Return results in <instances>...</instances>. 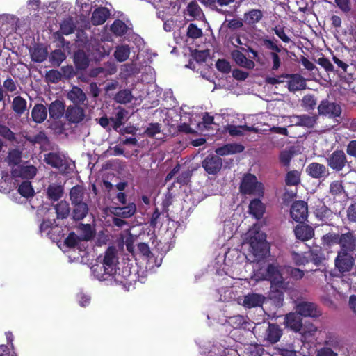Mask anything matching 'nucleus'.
<instances>
[{"label": "nucleus", "instance_id": "1", "mask_svg": "<svg viewBox=\"0 0 356 356\" xmlns=\"http://www.w3.org/2000/svg\"><path fill=\"white\" fill-rule=\"evenodd\" d=\"M348 231L344 233H336L330 232L321 238L322 243L325 247L331 248L335 245H339V250L345 252H356V234L353 230L349 227H344Z\"/></svg>", "mask_w": 356, "mask_h": 356}, {"label": "nucleus", "instance_id": "2", "mask_svg": "<svg viewBox=\"0 0 356 356\" xmlns=\"http://www.w3.org/2000/svg\"><path fill=\"white\" fill-rule=\"evenodd\" d=\"M256 280H267L270 282L271 289H275L280 301L284 300V293L282 291L286 289V283L281 273L280 266L274 264H269L264 273H256Z\"/></svg>", "mask_w": 356, "mask_h": 356}, {"label": "nucleus", "instance_id": "3", "mask_svg": "<svg viewBox=\"0 0 356 356\" xmlns=\"http://www.w3.org/2000/svg\"><path fill=\"white\" fill-rule=\"evenodd\" d=\"M262 46L267 50L270 51L268 57L272 62L271 70L277 71L282 65V60L280 53L282 51L288 52L286 48L279 44V41L275 37L266 36L261 40Z\"/></svg>", "mask_w": 356, "mask_h": 356}, {"label": "nucleus", "instance_id": "4", "mask_svg": "<svg viewBox=\"0 0 356 356\" xmlns=\"http://www.w3.org/2000/svg\"><path fill=\"white\" fill-rule=\"evenodd\" d=\"M239 191L243 195H253L258 197H263L264 186L261 182L258 181L254 175L246 173L241 179Z\"/></svg>", "mask_w": 356, "mask_h": 356}, {"label": "nucleus", "instance_id": "5", "mask_svg": "<svg viewBox=\"0 0 356 356\" xmlns=\"http://www.w3.org/2000/svg\"><path fill=\"white\" fill-rule=\"evenodd\" d=\"M263 232H257L250 238V251L254 257V261H259L270 252V247Z\"/></svg>", "mask_w": 356, "mask_h": 356}, {"label": "nucleus", "instance_id": "6", "mask_svg": "<svg viewBox=\"0 0 356 356\" xmlns=\"http://www.w3.org/2000/svg\"><path fill=\"white\" fill-rule=\"evenodd\" d=\"M355 260V252L338 250L337 255L334 259V266L340 273L343 274L352 270Z\"/></svg>", "mask_w": 356, "mask_h": 356}, {"label": "nucleus", "instance_id": "7", "mask_svg": "<svg viewBox=\"0 0 356 356\" xmlns=\"http://www.w3.org/2000/svg\"><path fill=\"white\" fill-rule=\"evenodd\" d=\"M102 268L104 269V274L111 275L115 274L117 265L118 264V257L115 248L110 246L104 252Z\"/></svg>", "mask_w": 356, "mask_h": 356}, {"label": "nucleus", "instance_id": "8", "mask_svg": "<svg viewBox=\"0 0 356 356\" xmlns=\"http://www.w3.org/2000/svg\"><path fill=\"white\" fill-rule=\"evenodd\" d=\"M296 311L301 317L318 318L322 312L318 305L314 302L301 301L296 305Z\"/></svg>", "mask_w": 356, "mask_h": 356}, {"label": "nucleus", "instance_id": "9", "mask_svg": "<svg viewBox=\"0 0 356 356\" xmlns=\"http://www.w3.org/2000/svg\"><path fill=\"white\" fill-rule=\"evenodd\" d=\"M318 111L320 115L327 116L330 118L340 117L341 114V106L336 102H330L325 99L321 102L318 106Z\"/></svg>", "mask_w": 356, "mask_h": 356}, {"label": "nucleus", "instance_id": "10", "mask_svg": "<svg viewBox=\"0 0 356 356\" xmlns=\"http://www.w3.org/2000/svg\"><path fill=\"white\" fill-rule=\"evenodd\" d=\"M202 166L209 175H216L222 168V161L220 155L209 154L202 161Z\"/></svg>", "mask_w": 356, "mask_h": 356}, {"label": "nucleus", "instance_id": "11", "mask_svg": "<svg viewBox=\"0 0 356 356\" xmlns=\"http://www.w3.org/2000/svg\"><path fill=\"white\" fill-rule=\"evenodd\" d=\"M291 217L298 222H305L308 216L307 202L299 200L294 202L290 209Z\"/></svg>", "mask_w": 356, "mask_h": 356}, {"label": "nucleus", "instance_id": "12", "mask_svg": "<svg viewBox=\"0 0 356 356\" xmlns=\"http://www.w3.org/2000/svg\"><path fill=\"white\" fill-rule=\"evenodd\" d=\"M314 214L318 220L325 225H329V222L334 217V213L331 209L321 201H318L314 206Z\"/></svg>", "mask_w": 356, "mask_h": 356}, {"label": "nucleus", "instance_id": "13", "mask_svg": "<svg viewBox=\"0 0 356 356\" xmlns=\"http://www.w3.org/2000/svg\"><path fill=\"white\" fill-rule=\"evenodd\" d=\"M327 165L332 170L339 172L345 167L347 159L342 150L334 151L327 159Z\"/></svg>", "mask_w": 356, "mask_h": 356}, {"label": "nucleus", "instance_id": "14", "mask_svg": "<svg viewBox=\"0 0 356 356\" xmlns=\"http://www.w3.org/2000/svg\"><path fill=\"white\" fill-rule=\"evenodd\" d=\"M114 281L123 286H129L132 281H134V275L131 272V268L128 266H125L120 269L118 268L115 274L111 275Z\"/></svg>", "mask_w": 356, "mask_h": 356}, {"label": "nucleus", "instance_id": "15", "mask_svg": "<svg viewBox=\"0 0 356 356\" xmlns=\"http://www.w3.org/2000/svg\"><path fill=\"white\" fill-rule=\"evenodd\" d=\"M81 105H70L65 111L66 119L72 123H79L85 118V111Z\"/></svg>", "mask_w": 356, "mask_h": 356}, {"label": "nucleus", "instance_id": "16", "mask_svg": "<svg viewBox=\"0 0 356 356\" xmlns=\"http://www.w3.org/2000/svg\"><path fill=\"white\" fill-rule=\"evenodd\" d=\"M306 172L314 179L325 178L329 175V171L323 164L313 162L306 168Z\"/></svg>", "mask_w": 356, "mask_h": 356}, {"label": "nucleus", "instance_id": "17", "mask_svg": "<svg viewBox=\"0 0 356 356\" xmlns=\"http://www.w3.org/2000/svg\"><path fill=\"white\" fill-rule=\"evenodd\" d=\"M294 234L297 239L307 241L314 237V229L312 226L305 224L303 222L295 227Z\"/></svg>", "mask_w": 356, "mask_h": 356}, {"label": "nucleus", "instance_id": "18", "mask_svg": "<svg viewBox=\"0 0 356 356\" xmlns=\"http://www.w3.org/2000/svg\"><path fill=\"white\" fill-rule=\"evenodd\" d=\"M67 97L74 105H86L87 97L81 88L78 86H73L68 92Z\"/></svg>", "mask_w": 356, "mask_h": 356}, {"label": "nucleus", "instance_id": "19", "mask_svg": "<svg viewBox=\"0 0 356 356\" xmlns=\"http://www.w3.org/2000/svg\"><path fill=\"white\" fill-rule=\"evenodd\" d=\"M232 58L236 64L241 67L252 70L255 67V63L253 60L248 59L245 54L238 49H234L231 52Z\"/></svg>", "mask_w": 356, "mask_h": 356}, {"label": "nucleus", "instance_id": "20", "mask_svg": "<svg viewBox=\"0 0 356 356\" xmlns=\"http://www.w3.org/2000/svg\"><path fill=\"white\" fill-rule=\"evenodd\" d=\"M286 327H289L293 331L300 332L302 327V317L298 312H291L285 317Z\"/></svg>", "mask_w": 356, "mask_h": 356}, {"label": "nucleus", "instance_id": "21", "mask_svg": "<svg viewBox=\"0 0 356 356\" xmlns=\"http://www.w3.org/2000/svg\"><path fill=\"white\" fill-rule=\"evenodd\" d=\"M136 206L134 202L129 203L124 207H114L112 208V213L122 218H129L134 215Z\"/></svg>", "mask_w": 356, "mask_h": 356}, {"label": "nucleus", "instance_id": "22", "mask_svg": "<svg viewBox=\"0 0 356 356\" xmlns=\"http://www.w3.org/2000/svg\"><path fill=\"white\" fill-rule=\"evenodd\" d=\"M265 297L261 294L250 293L244 296L243 305L246 308L261 307Z\"/></svg>", "mask_w": 356, "mask_h": 356}, {"label": "nucleus", "instance_id": "23", "mask_svg": "<svg viewBox=\"0 0 356 356\" xmlns=\"http://www.w3.org/2000/svg\"><path fill=\"white\" fill-rule=\"evenodd\" d=\"M285 76L289 78L288 81V89L291 92H295L305 88L306 83L302 76L298 74H285Z\"/></svg>", "mask_w": 356, "mask_h": 356}, {"label": "nucleus", "instance_id": "24", "mask_svg": "<svg viewBox=\"0 0 356 356\" xmlns=\"http://www.w3.org/2000/svg\"><path fill=\"white\" fill-rule=\"evenodd\" d=\"M13 177H22L24 179H32L37 173V168L34 165L19 166L12 170Z\"/></svg>", "mask_w": 356, "mask_h": 356}, {"label": "nucleus", "instance_id": "25", "mask_svg": "<svg viewBox=\"0 0 356 356\" xmlns=\"http://www.w3.org/2000/svg\"><path fill=\"white\" fill-rule=\"evenodd\" d=\"M65 111H66L65 103L59 99L52 102L49 106V116L54 120L60 119Z\"/></svg>", "mask_w": 356, "mask_h": 356}, {"label": "nucleus", "instance_id": "26", "mask_svg": "<svg viewBox=\"0 0 356 356\" xmlns=\"http://www.w3.org/2000/svg\"><path fill=\"white\" fill-rule=\"evenodd\" d=\"M261 197L253 199L250 201L248 209L249 213L257 220L261 219L266 211L264 204L260 200Z\"/></svg>", "mask_w": 356, "mask_h": 356}, {"label": "nucleus", "instance_id": "27", "mask_svg": "<svg viewBox=\"0 0 356 356\" xmlns=\"http://www.w3.org/2000/svg\"><path fill=\"white\" fill-rule=\"evenodd\" d=\"M110 15V10L106 7H98L92 13L91 22L95 26L103 24Z\"/></svg>", "mask_w": 356, "mask_h": 356}, {"label": "nucleus", "instance_id": "28", "mask_svg": "<svg viewBox=\"0 0 356 356\" xmlns=\"http://www.w3.org/2000/svg\"><path fill=\"white\" fill-rule=\"evenodd\" d=\"M291 122L295 126L307 127L309 128L313 127L316 123V120L314 117L307 114L297 115H293L290 117Z\"/></svg>", "mask_w": 356, "mask_h": 356}, {"label": "nucleus", "instance_id": "29", "mask_svg": "<svg viewBox=\"0 0 356 356\" xmlns=\"http://www.w3.org/2000/svg\"><path fill=\"white\" fill-rule=\"evenodd\" d=\"M282 335V330L275 323H269L266 332V339L272 344L278 342Z\"/></svg>", "mask_w": 356, "mask_h": 356}, {"label": "nucleus", "instance_id": "30", "mask_svg": "<svg viewBox=\"0 0 356 356\" xmlns=\"http://www.w3.org/2000/svg\"><path fill=\"white\" fill-rule=\"evenodd\" d=\"M243 145L239 143H228L216 149V153L220 156L241 153L244 150Z\"/></svg>", "mask_w": 356, "mask_h": 356}, {"label": "nucleus", "instance_id": "31", "mask_svg": "<svg viewBox=\"0 0 356 356\" xmlns=\"http://www.w3.org/2000/svg\"><path fill=\"white\" fill-rule=\"evenodd\" d=\"M264 13L260 9H250L243 15V22L248 26H254L263 18Z\"/></svg>", "mask_w": 356, "mask_h": 356}, {"label": "nucleus", "instance_id": "32", "mask_svg": "<svg viewBox=\"0 0 356 356\" xmlns=\"http://www.w3.org/2000/svg\"><path fill=\"white\" fill-rule=\"evenodd\" d=\"M72 216L73 220L79 221L83 220L88 214L89 208L88 204L85 202L72 204Z\"/></svg>", "mask_w": 356, "mask_h": 356}, {"label": "nucleus", "instance_id": "33", "mask_svg": "<svg viewBox=\"0 0 356 356\" xmlns=\"http://www.w3.org/2000/svg\"><path fill=\"white\" fill-rule=\"evenodd\" d=\"M74 63L77 70H84L88 67L90 59L83 50L79 49L74 54Z\"/></svg>", "mask_w": 356, "mask_h": 356}, {"label": "nucleus", "instance_id": "34", "mask_svg": "<svg viewBox=\"0 0 356 356\" xmlns=\"http://www.w3.org/2000/svg\"><path fill=\"white\" fill-rule=\"evenodd\" d=\"M47 117V109L42 104H36L31 111V118L37 124L42 123Z\"/></svg>", "mask_w": 356, "mask_h": 356}, {"label": "nucleus", "instance_id": "35", "mask_svg": "<svg viewBox=\"0 0 356 356\" xmlns=\"http://www.w3.org/2000/svg\"><path fill=\"white\" fill-rule=\"evenodd\" d=\"M64 188L63 186L57 184H51L47 188V196L48 199L56 202L59 200L63 195Z\"/></svg>", "mask_w": 356, "mask_h": 356}, {"label": "nucleus", "instance_id": "36", "mask_svg": "<svg viewBox=\"0 0 356 356\" xmlns=\"http://www.w3.org/2000/svg\"><path fill=\"white\" fill-rule=\"evenodd\" d=\"M44 161L52 168L60 169L63 165V159L59 153L49 152L44 154Z\"/></svg>", "mask_w": 356, "mask_h": 356}, {"label": "nucleus", "instance_id": "37", "mask_svg": "<svg viewBox=\"0 0 356 356\" xmlns=\"http://www.w3.org/2000/svg\"><path fill=\"white\" fill-rule=\"evenodd\" d=\"M84 196L85 188L83 186L76 185L70 189V200L71 201V204L83 202Z\"/></svg>", "mask_w": 356, "mask_h": 356}, {"label": "nucleus", "instance_id": "38", "mask_svg": "<svg viewBox=\"0 0 356 356\" xmlns=\"http://www.w3.org/2000/svg\"><path fill=\"white\" fill-rule=\"evenodd\" d=\"M11 108L17 115H22L27 109V102L21 96H16L13 98Z\"/></svg>", "mask_w": 356, "mask_h": 356}, {"label": "nucleus", "instance_id": "39", "mask_svg": "<svg viewBox=\"0 0 356 356\" xmlns=\"http://www.w3.org/2000/svg\"><path fill=\"white\" fill-rule=\"evenodd\" d=\"M48 56V51L46 47L37 46L34 47L31 54V59L36 63L44 61Z\"/></svg>", "mask_w": 356, "mask_h": 356}, {"label": "nucleus", "instance_id": "40", "mask_svg": "<svg viewBox=\"0 0 356 356\" xmlns=\"http://www.w3.org/2000/svg\"><path fill=\"white\" fill-rule=\"evenodd\" d=\"M111 31L117 36H122L127 33L128 27L120 19H115L111 26Z\"/></svg>", "mask_w": 356, "mask_h": 356}, {"label": "nucleus", "instance_id": "41", "mask_svg": "<svg viewBox=\"0 0 356 356\" xmlns=\"http://www.w3.org/2000/svg\"><path fill=\"white\" fill-rule=\"evenodd\" d=\"M130 55V48L128 45L118 46L114 52V57L118 62H124Z\"/></svg>", "mask_w": 356, "mask_h": 356}, {"label": "nucleus", "instance_id": "42", "mask_svg": "<svg viewBox=\"0 0 356 356\" xmlns=\"http://www.w3.org/2000/svg\"><path fill=\"white\" fill-rule=\"evenodd\" d=\"M81 239L74 232H70L64 241L65 245L70 248L77 247L80 250H82L81 247Z\"/></svg>", "mask_w": 356, "mask_h": 356}, {"label": "nucleus", "instance_id": "43", "mask_svg": "<svg viewBox=\"0 0 356 356\" xmlns=\"http://www.w3.org/2000/svg\"><path fill=\"white\" fill-rule=\"evenodd\" d=\"M56 218L58 219L66 218L70 213L69 204L65 201H61L54 206Z\"/></svg>", "mask_w": 356, "mask_h": 356}, {"label": "nucleus", "instance_id": "44", "mask_svg": "<svg viewBox=\"0 0 356 356\" xmlns=\"http://www.w3.org/2000/svg\"><path fill=\"white\" fill-rule=\"evenodd\" d=\"M49 58L53 66L58 67L65 60L66 56L61 49H55L51 52Z\"/></svg>", "mask_w": 356, "mask_h": 356}, {"label": "nucleus", "instance_id": "45", "mask_svg": "<svg viewBox=\"0 0 356 356\" xmlns=\"http://www.w3.org/2000/svg\"><path fill=\"white\" fill-rule=\"evenodd\" d=\"M186 14L193 19H199L203 15V13L198 3L193 1L186 7Z\"/></svg>", "mask_w": 356, "mask_h": 356}, {"label": "nucleus", "instance_id": "46", "mask_svg": "<svg viewBox=\"0 0 356 356\" xmlns=\"http://www.w3.org/2000/svg\"><path fill=\"white\" fill-rule=\"evenodd\" d=\"M75 29L76 25L71 17L63 20L60 24V31L65 35L73 33Z\"/></svg>", "mask_w": 356, "mask_h": 356}, {"label": "nucleus", "instance_id": "47", "mask_svg": "<svg viewBox=\"0 0 356 356\" xmlns=\"http://www.w3.org/2000/svg\"><path fill=\"white\" fill-rule=\"evenodd\" d=\"M300 183V172L298 170H291L288 172L285 177V184L286 186H298Z\"/></svg>", "mask_w": 356, "mask_h": 356}, {"label": "nucleus", "instance_id": "48", "mask_svg": "<svg viewBox=\"0 0 356 356\" xmlns=\"http://www.w3.org/2000/svg\"><path fill=\"white\" fill-rule=\"evenodd\" d=\"M132 99L131 92L126 89L118 91L114 97L115 101L120 104L129 103Z\"/></svg>", "mask_w": 356, "mask_h": 356}, {"label": "nucleus", "instance_id": "49", "mask_svg": "<svg viewBox=\"0 0 356 356\" xmlns=\"http://www.w3.org/2000/svg\"><path fill=\"white\" fill-rule=\"evenodd\" d=\"M340 339L339 336L333 332H328L326 334L324 344L327 347L337 348L340 346Z\"/></svg>", "mask_w": 356, "mask_h": 356}, {"label": "nucleus", "instance_id": "50", "mask_svg": "<svg viewBox=\"0 0 356 356\" xmlns=\"http://www.w3.org/2000/svg\"><path fill=\"white\" fill-rule=\"evenodd\" d=\"M203 35L202 29L197 27L195 24L190 23L187 28L186 36L188 38L196 40L200 38Z\"/></svg>", "mask_w": 356, "mask_h": 356}, {"label": "nucleus", "instance_id": "51", "mask_svg": "<svg viewBox=\"0 0 356 356\" xmlns=\"http://www.w3.org/2000/svg\"><path fill=\"white\" fill-rule=\"evenodd\" d=\"M7 161L9 165H17L22 161V152L18 149H13L8 152Z\"/></svg>", "mask_w": 356, "mask_h": 356}, {"label": "nucleus", "instance_id": "52", "mask_svg": "<svg viewBox=\"0 0 356 356\" xmlns=\"http://www.w3.org/2000/svg\"><path fill=\"white\" fill-rule=\"evenodd\" d=\"M19 193L24 197H30L34 195V190L29 181H23L18 188Z\"/></svg>", "mask_w": 356, "mask_h": 356}, {"label": "nucleus", "instance_id": "53", "mask_svg": "<svg viewBox=\"0 0 356 356\" xmlns=\"http://www.w3.org/2000/svg\"><path fill=\"white\" fill-rule=\"evenodd\" d=\"M272 31L285 44L292 42L291 39L287 35L285 31V27L280 24L275 25L272 28Z\"/></svg>", "mask_w": 356, "mask_h": 356}, {"label": "nucleus", "instance_id": "54", "mask_svg": "<svg viewBox=\"0 0 356 356\" xmlns=\"http://www.w3.org/2000/svg\"><path fill=\"white\" fill-rule=\"evenodd\" d=\"M125 115V111L121 109L117 112L114 118H111V122H112L113 129L115 131H118V129L123 124V120Z\"/></svg>", "mask_w": 356, "mask_h": 356}, {"label": "nucleus", "instance_id": "55", "mask_svg": "<svg viewBox=\"0 0 356 356\" xmlns=\"http://www.w3.org/2000/svg\"><path fill=\"white\" fill-rule=\"evenodd\" d=\"M310 258L309 261L312 262L316 266H320L323 261L325 259L323 256V253L321 252V250H312L309 252Z\"/></svg>", "mask_w": 356, "mask_h": 356}, {"label": "nucleus", "instance_id": "56", "mask_svg": "<svg viewBox=\"0 0 356 356\" xmlns=\"http://www.w3.org/2000/svg\"><path fill=\"white\" fill-rule=\"evenodd\" d=\"M108 55L109 51L103 45L97 44L93 48L92 56L95 60H102L105 56Z\"/></svg>", "mask_w": 356, "mask_h": 356}, {"label": "nucleus", "instance_id": "57", "mask_svg": "<svg viewBox=\"0 0 356 356\" xmlns=\"http://www.w3.org/2000/svg\"><path fill=\"white\" fill-rule=\"evenodd\" d=\"M343 192H345V191L341 181L337 180L330 183V193L332 196L334 197L337 195H341Z\"/></svg>", "mask_w": 356, "mask_h": 356}, {"label": "nucleus", "instance_id": "58", "mask_svg": "<svg viewBox=\"0 0 356 356\" xmlns=\"http://www.w3.org/2000/svg\"><path fill=\"white\" fill-rule=\"evenodd\" d=\"M293 156V152L291 150H283L279 155V161L284 167H289Z\"/></svg>", "mask_w": 356, "mask_h": 356}, {"label": "nucleus", "instance_id": "59", "mask_svg": "<svg viewBox=\"0 0 356 356\" xmlns=\"http://www.w3.org/2000/svg\"><path fill=\"white\" fill-rule=\"evenodd\" d=\"M0 136L10 142H14L16 140L15 134L9 127L4 124H0Z\"/></svg>", "mask_w": 356, "mask_h": 356}, {"label": "nucleus", "instance_id": "60", "mask_svg": "<svg viewBox=\"0 0 356 356\" xmlns=\"http://www.w3.org/2000/svg\"><path fill=\"white\" fill-rule=\"evenodd\" d=\"M228 323L234 328H238L246 323L245 316L242 315H236L229 318Z\"/></svg>", "mask_w": 356, "mask_h": 356}, {"label": "nucleus", "instance_id": "61", "mask_svg": "<svg viewBox=\"0 0 356 356\" xmlns=\"http://www.w3.org/2000/svg\"><path fill=\"white\" fill-rule=\"evenodd\" d=\"M161 125L158 122L150 123L145 131V134L149 138H154L156 134L161 132Z\"/></svg>", "mask_w": 356, "mask_h": 356}, {"label": "nucleus", "instance_id": "62", "mask_svg": "<svg viewBox=\"0 0 356 356\" xmlns=\"http://www.w3.org/2000/svg\"><path fill=\"white\" fill-rule=\"evenodd\" d=\"M316 104V99L312 95H305L302 98V106L307 110L314 109Z\"/></svg>", "mask_w": 356, "mask_h": 356}, {"label": "nucleus", "instance_id": "63", "mask_svg": "<svg viewBox=\"0 0 356 356\" xmlns=\"http://www.w3.org/2000/svg\"><path fill=\"white\" fill-rule=\"evenodd\" d=\"M316 332L317 327L313 324H309L308 325H302V327L300 330V333L305 338V339H307L309 337L314 336Z\"/></svg>", "mask_w": 356, "mask_h": 356}, {"label": "nucleus", "instance_id": "64", "mask_svg": "<svg viewBox=\"0 0 356 356\" xmlns=\"http://www.w3.org/2000/svg\"><path fill=\"white\" fill-rule=\"evenodd\" d=\"M347 219L349 223H356V202L352 203L346 210Z\"/></svg>", "mask_w": 356, "mask_h": 356}]
</instances>
